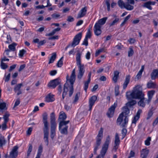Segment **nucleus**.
<instances>
[{"mask_svg": "<svg viewBox=\"0 0 158 158\" xmlns=\"http://www.w3.org/2000/svg\"><path fill=\"white\" fill-rule=\"evenodd\" d=\"M126 96L128 99H139L144 96V94L143 91L142 86L138 85L135 87L131 92H127L126 93Z\"/></svg>", "mask_w": 158, "mask_h": 158, "instance_id": "obj_1", "label": "nucleus"}, {"mask_svg": "<svg viewBox=\"0 0 158 158\" xmlns=\"http://www.w3.org/2000/svg\"><path fill=\"white\" fill-rule=\"evenodd\" d=\"M48 114L46 113H44L43 115V120L44 125L43 129L44 137V139L47 145L48 144V139L49 132L48 127V122L47 121Z\"/></svg>", "mask_w": 158, "mask_h": 158, "instance_id": "obj_2", "label": "nucleus"}, {"mask_svg": "<svg viewBox=\"0 0 158 158\" xmlns=\"http://www.w3.org/2000/svg\"><path fill=\"white\" fill-rule=\"evenodd\" d=\"M81 53L79 51H78L77 53L76 58L77 64L79 69L77 77L79 79H81L82 78L85 72L84 65L81 64Z\"/></svg>", "mask_w": 158, "mask_h": 158, "instance_id": "obj_3", "label": "nucleus"}, {"mask_svg": "<svg viewBox=\"0 0 158 158\" xmlns=\"http://www.w3.org/2000/svg\"><path fill=\"white\" fill-rule=\"evenodd\" d=\"M75 69H74L73 70L71 74L70 78L69 79V77L67 75L66 77L67 80H69L71 84V86L69 87V96L71 97L72 95L73 91V84L75 82L76 79Z\"/></svg>", "mask_w": 158, "mask_h": 158, "instance_id": "obj_4", "label": "nucleus"}, {"mask_svg": "<svg viewBox=\"0 0 158 158\" xmlns=\"http://www.w3.org/2000/svg\"><path fill=\"white\" fill-rule=\"evenodd\" d=\"M70 122L69 120L66 121V122L61 121L59 123V129L62 134H67L68 133V126H67Z\"/></svg>", "mask_w": 158, "mask_h": 158, "instance_id": "obj_5", "label": "nucleus"}, {"mask_svg": "<svg viewBox=\"0 0 158 158\" xmlns=\"http://www.w3.org/2000/svg\"><path fill=\"white\" fill-rule=\"evenodd\" d=\"M110 141V137L108 135L106 137L105 142L103 145L102 149L101 151V155L102 157L105 156L108 149V146Z\"/></svg>", "mask_w": 158, "mask_h": 158, "instance_id": "obj_6", "label": "nucleus"}, {"mask_svg": "<svg viewBox=\"0 0 158 158\" xmlns=\"http://www.w3.org/2000/svg\"><path fill=\"white\" fill-rule=\"evenodd\" d=\"M118 4L121 8H124L128 10H132L134 9V6L126 4L125 3L123 0H119L118 2Z\"/></svg>", "mask_w": 158, "mask_h": 158, "instance_id": "obj_7", "label": "nucleus"}, {"mask_svg": "<svg viewBox=\"0 0 158 158\" xmlns=\"http://www.w3.org/2000/svg\"><path fill=\"white\" fill-rule=\"evenodd\" d=\"M82 37V33L80 32L77 34L74 37L73 41L71 44V46L73 47H75L76 45H78Z\"/></svg>", "mask_w": 158, "mask_h": 158, "instance_id": "obj_8", "label": "nucleus"}, {"mask_svg": "<svg viewBox=\"0 0 158 158\" xmlns=\"http://www.w3.org/2000/svg\"><path fill=\"white\" fill-rule=\"evenodd\" d=\"M117 106V103L115 102L114 104L112 105L110 108H109L108 111L107 113V115L108 117L110 118L113 117L115 109Z\"/></svg>", "mask_w": 158, "mask_h": 158, "instance_id": "obj_9", "label": "nucleus"}, {"mask_svg": "<svg viewBox=\"0 0 158 158\" xmlns=\"http://www.w3.org/2000/svg\"><path fill=\"white\" fill-rule=\"evenodd\" d=\"M60 83L58 78H57L51 81L48 83V86L53 88H55Z\"/></svg>", "mask_w": 158, "mask_h": 158, "instance_id": "obj_10", "label": "nucleus"}, {"mask_svg": "<svg viewBox=\"0 0 158 158\" xmlns=\"http://www.w3.org/2000/svg\"><path fill=\"white\" fill-rule=\"evenodd\" d=\"M97 99V97L95 95L92 96L89 99V110L91 111L92 110V106L94 105Z\"/></svg>", "mask_w": 158, "mask_h": 158, "instance_id": "obj_11", "label": "nucleus"}, {"mask_svg": "<svg viewBox=\"0 0 158 158\" xmlns=\"http://www.w3.org/2000/svg\"><path fill=\"white\" fill-rule=\"evenodd\" d=\"M23 85L22 83L18 84L16 85L14 88V91L17 95L19 96L22 93V91L21 89V87Z\"/></svg>", "mask_w": 158, "mask_h": 158, "instance_id": "obj_12", "label": "nucleus"}, {"mask_svg": "<svg viewBox=\"0 0 158 158\" xmlns=\"http://www.w3.org/2000/svg\"><path fill=\"white\" fill-rule=\"evenodd\" d=\"M101 26L98 24L95 23L94 28V31L95 35L97 36L100 35L102 33Z\"/></svg>", "mask_w": 158, "mask_h": 158, "instance_id": "obj_13", "label": "nucleus"}, {"mask_svg": "<svg viewBox=\"0 0 158 158\" xmlns=\"http://www.w3.org/2000/svg\"><path fill=\"white\" fill-rule=\"evenodd\" d=\"M18 147L17 146L14 147L12 151L10 152V157L11 158H16L18 155V151H17Z\"/></svg>", "mask_w": 158, "mask_h": 158, "instance_id": "obj_14", "label": "nucleus"}, {"mask_svg": "<svg viewBox=\"0 0 158 158\" xmlns=\"http://www.w3.org/2000/svg\"><path fill=\"white\" fill-rule=\"evenodd\" d=\"M51 127H56L57 124L56 122V118L55 113L52 112L50 114Z\"/></svg>", "mask_w": 158, "mask_h": 158, "instance_id": "obj_15", "label": "nucleus"}, {"mask_svg": "<svg viewBox=\"0 0 158 158\" xmlns=\"http://www.w3.org/2000/svg\"><path fill=\"white\" fill-rule=\"evenodd\" d=\"M87 11V7L86 6L82 8L78 13L77 17V19L80 18L84 16L86 14Z\"/></svg>", "mask_w": 158, "mask_h": 158, "instance_id": "obj_16", "label": "nucleus"}, {"mask_svg": "<svg viewBox=\"0 0 158 158\" xmlns=\"http://www.w3.org/2000/svg\"><path fill=\"white\" fill-rule=\"evenodd\" d=\"M120 143V140L118 136V135L117 133L115 134L114 140V148L116 150L118 148V146Z\"/></svg>", "mask_w": 158, "mask_h": 158, "instance_id": "obj_17", "label": "nucleus"}, {"mask_svg": "<svg viewBox=\"0 0 158 158\" xmlns=\"http://www.w3.org/2000/svg\"><path fill=\"white\" fill-rule=\"evenodd\" d=\"M66 118V115L64 111H61L60 112L58 119L59 121V122L62 121L66 122V121H65V120Z\"/></svg>", "mask_w": 158, "mask_h": 158, "instance_id": "obj_18", "label": "nucleus"}, {"mask_svg": "<svg viewBox=\"0 0 158 158\" xmlns=\"http://www.w3.org/2000/svg\"><path fill=\"white\" fill-rule=\"evenodd\" d=\"M7 109V106L6 103L5 102H0V113H3Z\"/></svg>", "mask_w": 158, "mask_h": 158, "instance_id": "obj_19", "label": "nucleus"}, {"mask_svg": "<svg viewBox=\"0 0 158 158\" xmlns=\"http://www.w3.org/2000/svg\"><path fill=\"white\" fill-rule=\"evenodd\" d=\"M131 76L130 75L126 76L124 81L123 84V89H125L128 85L129 83L130 80Z\"/></svg>", "mask_w": 158, "mask_h": 158, "instance_id": "obj_20", "label": "nucleus"}, {"mask_svg": "<svg viewBox=\"0 0 158 158\" xmlns=\"http://www.w3.org/2000/svg\"><path fill=\"white\" fill-rule=\"evenodd\" d=\"M142 112V110L141 109H139L136 115L134 117L132 121V123L135 124L137 121L140 117V114Z\"/></svg>", "mask_w": 158, "mask_h": 158, "instance_id": "obj_21", "label": "nucleus"}, {"mask_svg": "<svg viewBox=\"0 0 158 158\" xmlns=\"http://www.w3.org/2000/svg\"><path fill=\"white\" fill-rule=\"evenodd\" d=\"M155 93V91L153 90H151L148 92V98L147 100L148 104H149L150 102Z\"/></svg>", "mask_w": 158, "mask_h": 158, "instance_id": "obj_22", "label": "nucleus"}, {"mask_svg": "<svg viewBox=\"0 0 158 158\" xmlns=\"http://www.w3.org/2000/svg\"><path fill=\"white\" fill-rule=\"evenodd\" d=\"M122 110L123 112L120 114H122L123 116H124L125 117L127 116V115L129 113V110L126 106L123 107Z\"/></svg>", "mask_w": 158, "mask_h": 158, "instance_id": "obj_23", "label": "nucleus"}, {"mask_svg": "<svg viewBox=\"0 0 158 158\" xmlns=\"http://www.w3.org/2000/svg\"><path fill=\"white\" fill-rule=\"evenodd\" d=\"M4 53H5L6 55L9 57H13L15 55H16V52L14 51L8 50V49L5 51Z\"/></svg>", "mask_w": 158, "mask_h": 158, "instance_id": "obj_24", "label": "nucleus"}, {"mask_svg": "<svg viewBox=\"0 0 158 158\" xmlns=\"http://www.w3.org/2000/svg\"><path fill=\"white\" fill-rule=\"evenodd\" d=\"M151 78L152 80L155 79L158 77V69H154L151 74Z\"/></svg>", "mask_w": 158, "mask_h": 158, "instance_id": "obj_25", "label": "nucleus"}, {"mask_svg": "<svg viewBox=\"0 0 158 158\" xmlns=\"http://www.w3.org/2000/svg\"><path fill=\"white\" fill-rule=\"evenodd\" d=\"M145 98L144 96L143 97H142L141 98H140L139 99L140 100L138 102V104L139 106L142 107H144L145 106V103L144 102Z\"/></svg>", "mask_w": 158, "mask_h": 158, "instance_id": "obj_26", "label": "nucleus"}, {"mask_svg": "<svg viewBox=\"0 0 158 158\" xmlns=\"http://www.w3.org/2000/svg\"><path fill=\"white\" fill-rule=\"evenodd\" d=\"M119 19L117 16H114V19L112 22L109 23V26L111 27L116 24L119 22Z\"/></svg>", "mask_w": 158, "mask_h": 158, "instance_id": "obj_27", "label": "nucleus"}, {"mask_svg": "<svg viewBox=\"0 0 158 158\" xmlns=\"http://www.w3.org/2000/svg\"><path fill=\"white\" fill-rule=\"evenodd\" d=\"M107 19V18L106 17L103 18L99 19L96 23L98 24V25L102 27L105 23Z\"/></svg>", "mask_w": 158, "mask_h": 158, "instance_id": "obj_28", "label": "nucleus"}, {"mask_svg": "<svg viewBox=\"0 0 158 158\" xmlns=\"http://www.w3.org/2000/svg\"><path fill=\"white\" fill-rule=\"evenodd\" d=\"M156 84L152 82V81H150L148 82L147 84V87L149 89H154L156 88Z\"/></svg>", "mask_w": 158, "mask_h": 158, "instance_id": "obj_29", "label": "nucleus"}, {"mask_svg": "<svg viewBox=\"0 0 158 158\" xmlns=\"http://www.w3.org/2000/svg\"><path fill=\"white\" fill-rule=\"evenodd\" d=\"M53 97V95H51L50 94H49L45 98V101L47 102H52L54 100V98Z\"/></svg>", "mask_w": 158, "mask_h": 158, "instance_id": "obj_30", "label": "nucleus"}, {"mask_svg": "<svg viewBox=\"0 0 158 158\" xmlns=\"http://www.w3.org/2000/svg\"><path fill=\"white\" fill-rule=\"evenodd\" d=\"M149 152V150L143 149L141 151V155L142 156V157H143L144 158H146Z\"/></svg>", "mask_w": 158, "mask_h": 158, "instance_id": "obj_31", "label": "nucleus"}, {"mask_svg": "<svg viewBox=\"0 0 158 158\" xmlns=\"http://www.w3.org/2000/svg\"><path fill=\"white\" fill-rule=\"evenodd\" d=\"M119 73V72L118 71H115L114 72V76L113 78V80L115 83H116L117 81Z\"/></svg>", "mask_w": 158, "mask_h": 158, "instance_id": "obj_32", "label": "nucleus"}, {"mask_svg": "<svg viewBox=\"0 0 158 158\" xmlns=\"http://www.w3.org/2000/svg\"><path fill=\"white\" fill-rule=\"evenodd\" d=\"M56 127H51V137L52 139L56 135Z\"/></svg>", "mask_w": 158, "mask_h": 158, "instance_id": "obj_33", "label": "nucleus"}, {"mask_svg": "<svg viewBox=\"0 0 158 158\" xmlns=\"http://www.w3.org/2000/svg\"><path fill=\"white\" fill-rule=\"evenodd\" d=\"M56 52H53L52 54V56L49 59L48 64L53 63L56 59Z\"/></svg>", "mask_w": 158, "mask_h": 158, "instance_id": "obj_34", "label": "nucleus"}, {"mask_svg": "<svg viewBox=\"0 0 158 158\" xmlns=\"http://www.w3.org/2000/svg\"><path fill=\"white\" fill-rule=\"evenodd\" d=\"M17 45V44L15 43H12L11 44H10L9 45V49H8V50L10 51H12L15 52V51L16 50L15 47Z\"/></svg>", "mask_w": 158, "mask_h": 158, "instance_id": "obj_35", "label": "nucleus"}, {"mask_svg": "<svg viewBox=\"0 0 158 158\" xmlns=\"http://www.w3.org/2000/svg\"><path fill=\"white\" fill-rule=\"evenodd\" d=\"M43 147L42 145H40L39 147L37 154L35 158H40L41 153L43 152Z\"/></svg>", "mask_w": 158, "mask_h": 158, "instance_id": "obj_36", "label": "nucleus"}, {"mask_svg": "<svg viewBox=\"0 0 158 158\" xmlns=\"http://www.w3.org/2000/svg\"><path fill=\"white\" fill-rule=\"evenodd\" d=\"M10 116V114L8 112H6L3 115V118L4 120V122L7 123L9 120V117Z\"/></svg>", "mask_w": 158, "mask_h": 158, "instance_id": "obj_37", "label": "nucleus"}, {"mask_svg": "<svg viewBox=\"0 0 158 158\" xmlns=\"http://www.w3.org/2000/svg\"><path fill=\"white\" fill-rule=\"evenodd\" d=\"M155 110V109H153V107H152L151 109L149 110L148 112L147 117V119L148 120L153 115V111Z\"/></svg>", "mask_w": 158, "mask_h": 158, "instance_id": "obj_38", "label": "nucleus"}, {"mask_svg": "<svg viewBox=\"0 0 158 158\" xmlns=\"http://www.w3.org/2000/svg\"><path fill=\"white\" fill-rule=\"evenodd\" d=\"M136 103V102L135 100H132L127 102L126 104V106L128 107H131L132 106L135 105Z\"/></svg>", "mask_w": 158, "mask_h": 158, "instance_id": "obj_39", "label": "nucleus"}, {"mask_svg": "<svg viewBox=\"0 0 158 158\" xmlns=\"http://www.w3.org/2000/svg\"><path fill=\"white\" fill-rule=\"evenodd\" d=\"M144 7L150 10H152V7L151 6V5L149 1H148L145 2L143 6Z\"/></svg>", "mask_w": 158, "mask_h": 158, "instance_id": "obj_40", "label": "nucleus"}, {"mask_svg": "<svg viewBox=\"0 0 158 158\" xmlns=\"http://www.w3.org/2000/svg\"><path fill=\"white\" fill-rule=\"evenodd\" d=\"M68 87L69 85L68 84L66 83L65 84L64 87V91L63 93L66 94H67V92L68 91Z\"/></svg>", "mask_w": 158, "mask_h": 158, "instance_id": "obj_41", "label": "nucleus"}, {"mask_svg": "<svg viewBox=\"0 0 158 158\" xmlns=\"http://www.w3.org/2000/svg\"><path fill=\"white\" fill-rule=\"evenodd\" d=\"M6 143V141L3 136L0 137V147H2Z\"/></svg>", "mask_w": 158, "mask_h": 158, "instance_id": "obj_42", "label": "nucleus"}, {"mask_svg": "<svg viewBox=\"0 0 158 158\" xmlns=\"http://www.w3.org/2000/svg\"><path fill=\"white\" fill-rule=\"evenodd\" d=\"M63 57H62L58 61L57 63L56 64V66L58 67H61L63 64V61L62 60H63Z\"/></svg>", "mask_w": 158, "mask_h": 158, "instance_id": "obj_43", "label": "nucleus"}, {"mask_svg": "<svg viewBox=\"0 0 158 158\" xmlns=\"http://www.w3.org/2000/svg\"><path fill=\"white\" fill-rule=\"evenodd\" d=\"M128 118H127V116H125L123 123L121 124V126L122 127H125L126 125L128 123Z\"/></svg>", "mask_w": 158, "mask_h": 158, "instance_id": "obj_44", "label": "nucleus"}, {"mask_svg": "<svg viewBox=\"0 0 158 158\" xmlns=\"http://www.w3.org/2000/svg\"><path fill=\"white\" fill-rule=\"evenodd\" d=\"M32 149V145L31 144H29V147L27 152V156H29L31 152Z\"/></svg>", "mask_w": 158, "mask_h": 158, "instance_id": "obj_45", "label": "nucleus"}, {"mask_svg": "<svg viewBox=\"0 0 158 158\" xmlns=\"http://www.w3.org/2000/svg\"><path fill=\"white\" fill-rule=\"evenodd\" d=\"M123 116L122 115V114H120L118 117L117 118V122L119 123V125L121 124V122L123 121Z\"/></svg>", "mask_w": 158, "mask_h": 158, "instance_id": "obj_46", "label": "nucleus"}, {"mask_svg": "<svg viewBox=\"0 0 158 158\" xmlns=\"http://www.w3.org/2000/svg\"><path fill=\"white\" fill-rule=\"evenodd\" d=\"M102 134H103V131L102 128H101V129L99 131V133L98 134L97 137V138H102Z\"/></svg>", "mask_w": 158, "mask_h": 158, "instance_id": "obj_47", "label": "nucleus"}, {"mask_svg": "<svg viewBox=\"0 0 158 158\" xmlns=\"http://www.w3.org/2000/svg\"><path fill=\"white\" fill-rule=\"evenodd\" d=\"M91 36V33L90 31V29H88V31L86 33L85 36V38L88 39V38H90Z\"/></svg>", "mask_w": 158, "mask_h": 158, "instance_id": "obj_48", "label": "nucleus"}, {"mask_svg": "<svg viewBox=\"0 0 158 158\" xmlns=\"http://www.w3.org/2000/svg\"><path fill=\"white\" fill-rule=\"evenodd\" d=\"M104 2L107 6V10L108 11L110 10V0H105Z\"/></svg>", "mask_w": 158, "mask_h": 158, "instance_id": "obj_49", "label": "nucleus"}, {"mask_svg": "<svg viewBox=\"0 0 158 158\" xmlns=\"http://www.w3.org/2000/svg\"><path fill=\"white\" fill-rule=\"evenodd\" d=\"M134 53V51L132 48H129V51H128V56L131 57L133 55Z\"/></svg>", "mask_w": 158, "mask_h": 158, "instance_id": "obj_50", "label": "nucleus"}, {"mask_svg": "<svg viewBox=\"0 0 158 158\" xmlns=\"http://www.w3.org/2000/svg\"><path fill=\"white\" fill-rule=\"evenodd\" d=\"M26 51L25 50L23 49L19 51V55L20 57L23 56L24 54L26 53Z\"/></svg>", "mask_w": 158, "mask_h": 158, "instance_id": "obj_51", "label": "nucleus"}, {"mask_svg": "<svg viewBox=\"0 0 158 158\" xmlns=\"http://www.w3.org/2000/svg\"><path fill=\"white\" fill-rule=\"evenodd\" d=\"M151 140V137H148L146 140L145 141V144L147 146H149L150 144V141Z\"/></svg>", "mask_w": 158, "mask_h": 158, "instance_id": "obj_52", "label": "nucleus"}, {"mask_svg": "<svg viewBox=\"0 0 158 158\" xmlns=\"http://www.w3.org/2000/svg\"><path fill=\"white\" fill-rule=\"evenodd\" d=\"M104 48H102L96 51L95 54V56H97L101 52L104 51Z\"/></svg>", "mask_w": 158, "mask_h": 158, "instance_id": "obj_53", "label": "nucleus"}, {"mask_svg": "<svg viewBox=\"0 0 158 158\" xmlns=\"http://www.w3.org/2000/svg\"><path fill=\"white\" fill-rule=\"evenodd\" d=\"M1 67L3 69H6L8 67V66L6 64L1 62Z\"/></svg>", "mask_w": 158, "mask_h": 158, "instance_id": "obj_54", "label": "nucleus"}, {"mask_svg": "<svg viewBox=\"0 0 158 158\" xmlns=\"http://www.w3.org/2000/svg\"><path fill=\"white\" fill-rule=\"evenodd\" d=\"M90 81H88V80H87V81H85L84 83V90L86 92L87 91V89L88 87V85Z\"/></svg>", "mask_w": 158, "mask_h": 158, "instance_id": "obj_55", "label": "nucleus"}, {"mask_svg": "<svg viewBox=\"0 0 158 158\" xmlns=\"http://www.w3.org/2000/svg\"><path fill=\"white\" fill-rule=\"evenodd\" d=\"M20 102V99L19 98H17L15 102L14 106L13 108L14 109L16 106L19 105Z\"/></svg>", "mask_w": 158, "mask_h": 158, "instance_id": "obj_56", "label": "nucleus"}, {"mask_svg": "<svg viewBox=\"0 0 158 158\" xmlns=\"http://www.w3.org/2000/svg\"><path fill=\"white\" fill-rule=\"evenodd\" d=\"M127 133V130L126 129L123 128L122 130V134L123 136V138L125 136Z\"/></svg>", "mask_w": 158, "mask_h": 158, "instance_id": "obj_57", "label": "nucleus"}, {"mask_svg": "<svg viewBox=\"0 0 158 158\" xmlns=\"http://www.w3.org/2000/svg\"><path fill=\"white\" fill-rule=\"evenodd\" d=\"M60 15L59 14H57L56 13H54L51 16L53 19H57L60 16Z\"/></svg>", "mask_w": 158, "mask_h": 158, "instance_id": "obj_58", "label": "nucleus"}, {"mask_svg": "<svg viewBox=\"0 0 158 158\" xmlns=\"http://www.w3.org/2000/svg\"><path fill=\"white\" fill-rule=\"evenodd\" d=\"M135 3V1L134 0H127L126 4L134 5Z\"/></svg>", "mask_w": 158, "mask_h": 158, "instance_id": "obj_59", "label": "nucleus"}, {"mask_svg": "<svg viewBox=\"0 0 158 158\" xmlns=\"http://www.w3.org/2000/svg\"><path fill=\"white\" fill-rule=\"evenodd\" d=\"M102 139L101 138H96V145H97L98 146H99L100 145L101 143Z\"/></svg>", "mask_w": 158, "mask_h": 158, "instance_id": "obj_60", "label": "nucleus"}, {"mask_svg": "<svg viewBox=\"0 0 158 158\" xmlns=\"http://www.w3.org/2000/svg\"><path fill=\"white\" fill-rule=\"evenodd\" d=\"M67 20L69 22H72L74 20V19L71 16H68V18Z\"/></svg>", "mask_w": 158, "mask_h": 158, "instance_id": "obj_61", "label": "nucleus"}, {"mask_svg": "<svg viewBox=\"0 0 158 158\" xmlns=\"http://www.w3.org/2000/svg\"><path fill=\"white\" fill-rule=\"evenodd\" d=\"M80 95V93H77L75 97L74 100L73 101L74 103L76 102L78 99V95Z\"/></svg>", "mask_w": 158, "mask_h": 158, "instance_id": "obj_62", "label": "nucleus"}, {"mask_svg": "<svg viewBox=\"0 0 158 158\" xmlns=\"http://www.w3.org/2000/svg\"><path fill=\"white\" fill-rule=\"evenodd\" d=\"M7 123L4 122L2 123V130H5L7 128L6 124Z\"/></svg>", "mask_w": 158, "mask_h": 158, "instance_id": "obj_63", "label": "nucleus"}, {"mask_svg": "<svg viewBox=\"0 0 158 158\" xmlns=\"http://www.w3.org/2000/svg\"><path fill=\"white\" fill-rule=\"evenodd\" d=\"M32 130V127H29L27 131V135H30L31 134Z\"/></svg>", "mask_w": 158, "mask_h": 158, "instance_id": "obj_64", "label": "nucleus"}]
</instances>
